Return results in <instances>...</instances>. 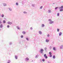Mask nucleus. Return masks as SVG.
Wrapping results in <instances>:
<instances>
[{"instance_id":"1","label":"nucleus","mask_w":63,"mask_h":63,"mask_svg":"<svg viewBox=\"0 0 63 63\" xmlns=\"http://www.w3.org/2000/svg\"><path fill=\"white\" fill-rule=\"evenodd\" d=\"M49 21V24H52L53 23V21H52V20L51 19H48Z\"/></svg>"},{"instance_id":"2","label":"nucleus","mask_w":63,"mask_h":63,"mask_svg":"<svg viewBox=\"0 0 63 63\" xmlns=\"http://www.w3.org/2000/svg\"><path fill=\"white\" fill-rule=\"evenodd\" d=\"M43 51H44V49L42 48H41L40 51V52H41V53H43Z\"/></svg>"},{"instance_id":"3","label":"nucleus","mask_w":63,"mask_h":63,"mask_svg":"<svg viewBox=\"0 0 63 63\" xmlns=\"http://www.w3.org/2000/svg\"><path fill=\"white\" fill-rule=\"evenodd\" d=\"M7 23L8 24H10V25H11V24H12V22L8 21L7 22Z\"/></svg>"},{"instance_id":"4","label":"nucleus","mask_w":63,"mask_h":63,"mask_svg":"<svg viewBox=\"0 0 63 63\" xmlns=\"http://www.w3.org/2000/svg\"><path fill=\"white\" fill-rule=\"evenodd\" d=\"M44 57H45L46 59H47V58L48 57H47V54H44Z\"/></svg>"},{"instance_id":"5","label":"nucleus","mask_w":63,"mask_h":63,"mask_svg":"<svg viewBox=\"0 0 63 63\" xmlns=\"http://www.w3.org/2000/svg\"><path fill=\"white\" fill-rule=\"evenodd\" d=\"M25 61H28L29 60V58L28 57H27L25 59Z\"/></svg>"},{"instance_id":"6","label":"nucleus","mask_w":63,"mask_h":63,"mask_svg":"<svg viewBox=\"0 0 63 63\" xmlns=\"http://www.w3.org/2000/svg\"><path fill=\"white\" fill-rule=\"evenodd\" d=\"M3 5L4 6H7V5L6 3H3Z\"/></svg>"},{"instance_id":"7","label":"nucleus","mask_w":63,"mask_h":63,"mask_svg":"<svg viewBox=\"0 0 63 63\" xmlns=\"http://www.w3.org/2000/svg\"><path fill=\"white\" fill-rule=\"evenodd\" d=\"M62 32H60V33H59V36H61V35H62Z\"/></svg>"},{"instance_id":"8","label":"nucleus","mask_w":63,"mask_h":63,"mask_svg":"<svg viewBox=\"0 0 63 63\" xmlns=\"http://www.w3.org/2000/svg\"><path fill=\"white\" fill-rule=\"evenodd\" d=\"M16 27L17 29H18V30H20V28H19V26H16Z\"/></svg>"},{"instance_id":"9","label":"nucleus","mask_w":63,"mask_h":63,"mask_svg":"<svg viewBox=\"0 0 63 63\" xmlns=\"http://www.w3.org/2000/svg\"><path fill=\"white\" fill-rule=\"evenodd\" d=\"M22 33L23 34H26V32H25V31H23L22 32Z\"/></svg>"},{"instance_id":"10","label":"nucleus","mask_w":63,"mask_h":63,"mask_svg":"<svg viewBox=\"0 0 63 63\" xmlns=\"http://www.w3.org/2000/svg\"><path fill=\"white\" fill-rule=\"evenodd\" d=\"M39 34H40V35H41L42 34V32L41 31H39L38 32Z\"/></svg>"},{"instance_id":"11","label":"nucleus","mask_w":63,"mask_h":63,"mask_svg":"<svg viewBox=\"0 0 63 63\" xmlns=\"http://www.w3.org/2000/svg\"><path fill=\"white\" fill-rule=\"evenodd\" d=\"M49 41V40H47V39H46V42L47 43H48Z\"/></svg>"},{"instance_id":"12","label":"nucleus","mask_w":63,"mask_h":63,"mask_svg":"<svg viewBox=\"0 0 63 63\" xmlns=\"http://www.w3.org/2000/svg\"><path fill=\"white\" fill-rule=\"evenodd\" d=\"M0 27L1 28H2L3 27V24H1L0 25Z\"/></svg>"},{"instance_id":"13","label":"nucleus","mask_w":63,"mask_h":63,"mask_svg":"<svg viewBox=\"0 0 63 63\" xmlns=\"http://www.w3.org/2000/svg\"><path fill=\"white\" fill-rule=\"evenodd\" d=\"M9 11H12V8H11V7L9 8Z\"/></svg>"},{"instance_id":"14","label":"nucleus","mask_w":63,"mask_h":63,"mask_svg":"<svg viewBox=\"0 0 63 63\" xmlns=\"http://www.w3.org/2000/svg\"><path fill=\"white\" fill-rule=\"evenodd\" d=\"M59 9H63V5L61 7H59Z\"/></svg>"},{"instance_id":"15","label":"nucleus","mask_w":63,"mask_h":63,"mask_svg":"<svg viewBox=\"0 0 63 63\" xmlns=\"http://www.w3.org/2000/svg\"><path fill=\"white\" fill-rule=\"evenodd\" d=\"M39 57V55H36V56L35 57V58H38V57Z\"/></svg>"},{"instance_id":"16","label":"nucleus","mask_w":63,"mask_h":63,"mask_svg":"<svg viewBox=\"0 0 63 63\" xmlns=\"http://www.w3.org/2000/svg\"><path fill=\"white\" fill-rule=\"evenodd\" d=\"M63 11V9L61 8L60 9V12H62V11Z\"/></svg>"},{"instance_id":"17","label":"nucleus","mask_w":63,"mask_h":63,"mask_svg":"<svg viewBox=\"0 0 63 63\" xmlns=\"http://www.w3.org/2000/svg\"><path fill=\"white\" fill-rule=\"evenodd\" d=\"M48 13H51V10H49L48 11Z\"/></svg>"},{"instance_id":"18","label":"nucleus","mask_w":63,"mask_h":63,"mask_svg":"<svg viewBox=\"0 0 63 63\" xmlns=\"http://www.w3.org/2000/svg\"><path fill=\"white\" fill-rule=\"evenodd\" d=\"M53 50H54L55 51V50H56V48H55V47H53Z\"/></svg>"},{"instance_id":"19","label":"nucleus","mask_w":63,"mask_h":63,"mask_svg":"<svg viewBox=\"0 0 63 63\" xmlns=\"http://www.w3.org/2000/svg\"><path fill=\"white\" fill-rule=\"evenodd\" d=\"M53 59H55V56L54 55H53Z\"/></svg>"},{"instance_id":"20","label":"nucleus","mask_w":63,"mask_h":63,"mask_svg":"<svg viewBox=\"0 0 63 63\" xmlns=\"http://www.w3.org/2000/svg\"><path fill=\"white\" fill-rule=\"evenodd\" d=\"M11 62V60H8V62L7 63H10Z\"/></svg>"},{"instance_id":"21","label":"nucleus","mask_w":63,"mask_h":63,"mask_svg":"<svg viewBox=\"0 0 63 63\" xmlns=\"http://www.w3.org/2000/svg\"><path fill=\"white\" fill-rule=\"evenodd\" d=\"M6 22V21H5V20H3V23H5Z\"/></svg>"},{"instance_id":"22","label":"nucleus","mask_w":63,"mask_h":63,"mask_svg":"<svg viewBox=\"0 0 63 63\" xmlns=\"http://www.w3.org/2000/svg\"><path fill=\"white\" fill-rule=\"evenodd\" d=\"M45 27V25L44 24H43L42 25V27Z\"/></svg>"},{"instance_id":"23","label":"nucleus","mask_w":63,"mask_h":63,"mask_svg":"<svg viewBox=\"0 0 63 63\" xmlns=\"http://www.w3.org/2000/svg\"><path fill=\"white\" fill-rule=\"evenodd\" d=\"M1 16L2 17H4V14H2L1 15Z\"/></svg>"},{"instance_id":"24","label":"nucleus","mask_w":63,"mask_h":63,"mask_svg":"<svg viewBox=\"0 0 63 63\" xmlns=\"http://www.w3.org/2000/svg\"><path fill=\"white\" fill-rule=\"evenodd\" d=\"M49 55H51L52 54V53H51V52H50L49 53Z\"/></svg>"},{"instance_id":"25","label":"nucleus","mask_w":63,"mask_h":63,"mask_svg":"<svg viewBox=\"0 0 63 63\" xmlns=\"http://www.w3.org/2000/svg\"><path fill=\"white\" fill-rule=\"evenodd\" d=\"M18 42L19 44H21V41H20V40H19L18 41Z\"/></svg>"},{"instance_id":"26","label":"nucleus","mask_w":63,"mask_h":63,"mask_svg":"<svg viewBox=\"0 0 63 63\" xmlns=\"http://www.w3.org/2000/svg\"><path fill=\"white\" fill-rule=\"evenodd\" d=\"M42 61L43 62H45V60L44 59H43Z\"/></svg>"},{"instance_id":"27","label":"nucleus","mask_w":63,"mask_h":63,"mask_svg":"<svg viewBox=\"0 0 63 63\" xmlns=\"http://www.w3.org/2000/svg\"><path fill=\"white\" fill-rule=\"evenodd\" d=\"M23 13L24 14H26L27 13V12H25V11H24L23 12Z\"/></svg>"},{"instance_id":"28","label":"nucleus","mask_w":63,"mask_h":63,"mask_svg":"<svg viewBox=\"0 0 63 63\" xmlns=\"http://www.w3.org/2000/svg\"><path fill=\"white\" fill-rule=\"evenodd\" d=\"M44 49L45 51H47V47L45 48Z\"/></svg>"},{"instance_id":"29","label":"nucleus","mask_w":63,"mask_h":63,"mask_svg":"<svg viewBox=\"0 0 63 63\" xmlns=\"http://www.w3.org/2000/svg\"><path fill=\"white\" fill-rule=\"evenodd\" d=\"M15 58L16 59H17V56H15Z\"/></svg>"},{"instance_id":"30","label":"nucleus","mask_w":63,"mask_h":63,"mask_svg":"<svg viewBox=\"0 0 63 63\" xmlns=\"http://www.w3.org/2000/svg\"><path fill=\"white\" fill-rule=\"evenodd\" d=\"M43 8V6H41L40 7V9H42Z\"/></svg>"},{"instance_id":"31","label":"nucleus","mask_w":63,"mask_h":63,"mask_svg":"<svg viewBox=\"0 0 63 63\" xmlns=\"http://www.w3.org/2000/svg\"><path fill=\"white\" fill-rule=\"evenodd\" d=\"M49 48L50 49H51V48H52V47L51 46H50L49 47Z\"/></svg>"},{"instance_id":"32","label":"nucleus","mask_w":63,"mask_h":63,"mask_svg":"<svg viewBox=\"0 0 63 63\" xmlns=\"http://www.w3.org/2000/svg\"><path fill=\"white\" fill-rule=\"evenodd\" d=\"M32 7H35L34 4H32Z\"/></svg>"},{"instance_id":"33","label":"nucleus","mask_w":63,"mask_h":63,"mask_svg":"<svg viewBox=\"0 0 63 63\" xmlns=\"http://www.w3.org/2000/svg\"><path fill=\"white\" fill-rule=\"evenodd\" d=\"M21 38H23V35H21Z\"/></svg>"},{"instance_id":"34","label":"nucleus","mask_w":63,"mask_h":63,"mask_svg":"<svg viewBox=\"0 0 63 63\" xmlns=\"http://www.w3.org/2000/svg\"><path fill=\"white\" fill-rule=\"evenodd\" d=\"M60 49H62V48H63V47L61 46H60Z\"/></svg>"},{"instance_id":"35","label":"nucleus","mask_w":63,"mask_h":63,"mask_svg":"<svg viewBox=\"0 0 63 63\" xmlns=\"http://www.w3.org/2000/svg\"><path fill=\"white\" fill-rule=\"evenodd\" d=\"M26 39L28 41H29V39H28V38H26Z\"/></svg>"},{"instance_id":"36","label":"nucleus","mask_w":63,"mask_h":63,"mask_svg":"<svg viewBox=\"0 0 63 63\" xmlns=\"http://www.w3.org/2000/svg\"><path fill=\"white\" fill-rule=\"evenodd\" d=\"M57 16H59V13H57Z\"/></svg>"},{"instance_id":"37","label":"nucleus","mask_w":63,"mask_h":63,"mask_svg":"<svg viewBox=\"0 0 63 63\" xmlns=\"http://www.w3.org/2000/svg\"><path fill=\"white\" fill-rule=\"evenodd\" d=\"M58 8V7H56L55 8V10H57V9Z\"/></svg>"},{"instance_id":"38","label":"nucleus","mask_w":63,"mask_h":63,"mask_svg":"<svg viewBox=\"0 0 63 63\" xmlns=\"http://www.w3.org/2000/svg\"><path fill=\"white\" fill-rule=\"evenodd\" d=\"M16 5L17 6H18V3L17 2H16Z\"/></svg>"},{"instance_id":"39","label":"nucleus","mask_w":63,"mask_h":63,"mask_svg":"<svg viewBox=\"0 0 63 63\" xmlns=\"http://www.w3.org/2000/svg\"><path fill=\"white\" fill-rule=\"evenodd\" d=\"M52 54L50 55H49L50 57H52Z\"/></svg>"},{"instance_id":"40","label":"nucleus","mask_w":63,"mask_h":63,"mask_svg":"<svg viewBox=\"0 0 63 63\" xmlns=\"http://www.w3.org/2000/svg\"><path fill=\"white\" fill-rule=\"evenodd\" d=\"M12 44V42H11L9 43V45H11Z\"/></svg>"},{"instance_id":"41","label":"nucleus","mask_w":63,"mask_h":63,"mask_svg":"<svg viewBox=\"0 0 63 63\" xmlns=\"http://www.w3.org/2000/svg\"><path fill=\"white\" fill-rule=\"evenodd\" d=\"M7 27V28H9V27H10V26L9 25H8Z\"/></svg>"},{"instance_id":"42","label":"nucleus","mask_w":63,"mask_h":63,"mask_svg":"<svg viewBox=\"0 0 63 63\" xmlns=\"http://www.w3.org/2000/svg\"><path fill=\"white\" fill-rule=\"evenodd\" d=\"M57 31L58 32H59V29H57Z\"/></svg>"},{"instance_id":"43","label":"nucleus","mask_w":63,"mask_h":63,"mask_svg":"<svg viewBox=\"0 0 63 63\" xmlns=\"http://www.w3.org/2000/svg\"><path fill=\"white\" fill-rule=\"evenodd\" d=\"M47 36L48 37H49V34H48V35H47Z\"/></svg>"},{"instance_id":"44","label":"nucleus","mask_w":63,"mask_h":63,"mask_svg":"<svg viewBox=\"0 0 63 63\" xmlns=\"http://www.w3.org/2000/svg\"><path fill=\"white\" fill-rule=\"evenodd\" d=\"M32 29H33V28H32V27H31L30 28V30H32Z\"/></svg>"},{"instance_id":"45","label":"nucleus","mask_w":63,"mask_h":63,"mask_svg":"<svg viewBox=\"0 0 63 63\" xmlns=\"http://www.w3.org/2000/svg\"><path fill=\"white\" fill-rule=\"evenodd\" d=\"M40 61L41 62H42V59H40Z\"/></svg>"},{"instance_id":"46","label":"nucleus","mask_w":63,"mask_h":63,"mask_svg":"<svg viewBox=\"0 0 63 63\" xmlns=\"http://www.w3.org/2000/svg\"><path fill=\"white\" fill-rule=\"evenodd\" d=\"M2 23V22L1 21H0V24Z\"/></svg>"},{"instance_id":"47","label":"nucleus","mask_w":63,"mask_h":63,"mask_svg":"<svg viewBox=\"0 0 63 63\" xmlns=\"http://www.w3.org/2000/svg\"><path fill=\"white\" fill-rule=\"evenodd\" d=\"M61 47H63V45H61Z\"/></svg>"},{"instance_id":"48","label":"nucleus","mask_w":63,"mask_h":63,"mask_svg":"<svg viewBox=\"0 0 63 63\" xmlns=\"http://www.w3.org/2000/svg\"><path fill=\"white\" fill-rule=\"evenodd\" d=\"M47 63H49V62L48 61Z\"/></svg>"},{"instance_id":"49","label":"nucleus","mask_w":63,"mask_h":63,"mask_svg":"<svg viewBox=\"0 0 63 63\" xmlns=\"http://www.w3.org/2000/svg\"><path fill=\"white\" fill-rule=\"evenodd\" d=\"M33 60H32V62H33Z\"/></svg>"},{"instance_id":"50","label":"nucleus","mask_w":63,"mask_h":63,"mask_svg":"<svg viewBox=\"0 0 63 63\" xmlns=\"http://www.w3.org/2000/svg\"><path fill=\"white\" fill-rule=\"evenodd\" d=\"M0 30H1V29H0Z\"/></svg>"},{"instance_id":"51","label":"nucleus","mask_w":63,"mask_h":63,"mask_svg":"<svg viewBox=\"0 0 63 63\" xmlns=\"http://www.w3.org/2000/svg\"><path fill=\"white\" fill-rule=\"evenodd\" d=\"M45 10V9H44V10Z\"/></svg>"},{"instance_id":"52","label":"nucleus","mask_w":63,"mask_h":63,"mask_svg":"<svg viewBox=\"0 0 63 63\" xmlns=\"http://www.w3.org/2000/svg\"><path fill=\"white\" fill-rule=\"evenodd\" d=\"M0 20V21H1V20Z\"/></svg>"}]
</instances>
